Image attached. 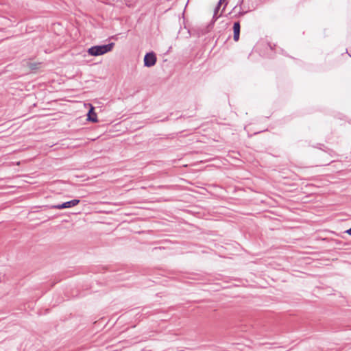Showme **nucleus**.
<instances>
[{
  "mask_svg": "<svg viewBox=\"0 0 351 351\" xmlns=\"http://www.w3.org/2000/svg\"><path fill=\"white\" fill-rule=\"evenodd\" d=\"M114 45V44L111 43L108 45L93 46L88 49V53L92 56H101L111 51Z\"/></svg>",
  "mask_w": 351,
  "mask_h": 351,
  "instance_id": "f257e3e1",
  "label": "nucleus"
},
{
  "mask_svg": "<svg viewBox=\"0 0 351 351\" xmlns=\"http://www.w3.org/2000/svg\"><path fill=\"white\" fill-rule=\"evenodd\" d=\"M156 62V56L154 53L150 52L145 54L144 57V65L147 67H151L155 65Z\"/></svg>",
  "mask_w": 351,
  "mask_h": 351,
  "instance_id": "f03ea898",
  "label": "nucleus"
},
{
  "mask_svg": "<svg viewBox=\"0 0 351 351\" xmlns=\"http://www.w3.org/2000/svg\"><path fill=\"white\" fill-rule=\"evenodd\" d=\"M80 203L79 199H73L66 202H64L61 204L54 205L52 206L53 208L56 209H64V208H68L73 207L76 205H77Z\"/></svg>",
  "mask_w": 351,
  "mask_h": 351,
  "instance_id": "7ed1b4c3",
  "label": "nucleus"
},
{
  "mask_svg": "<svg viewBox=\"0 0 351 351\" xmlns=\"http://www.w3.org/2000/svg\"><path fill=\"white\" fill-rule=\"evenodd\" d=\"M84 105L85 106H88L90 108L87 114V121L93 123H97L98 121V119L97 114L94 111V107L90 104H85Z\"/></svg>",
  "mask_w": 351,
  "mask_h": 351,
  "instance_id": "20e7f679",
  "label": "nucleus"
},
{
  "mask_svg": "<svg viewBox=\"0 0 351 351\" xmlns=\"http://www.w3.org/2000/svg\"><path fill=\"white\" fill-rule=\"evenodd\" d=\"M234 31V40L238 41L239 39L240 34V23L239 22H235L233 25Z\"/></svg>",
  "mask_w": 351,
  "mask_h": 351,
  "instance_id": "39448f33",
  "label": "nucleus"
},
{
  "mask_svg": "<svg viewBox=\"0 0 351 351\" xmlns=\"http://www.w3.org/2000/svg\"><path fill=\"white\" fill-rule=\"evenodd\" d=\"M221 5V4H219V2L217 5V7L215 9L214 16L213 17L215 18V19H217V12H218L219 10V8H220Z\"/></svg>",
  "mask_w": 351,
  "mask_h": 351,
  "instance_id": "423d86ee",
  "label": "nucleus"
},
{
  "mask_svg": "<svg viewBox=\"0 0 351 351\" xmlns=\"http://www.w3.org/2000/svg\"><path fill=\"white\" fill-rule=\"evenodd\" d=\"M227 0H219V4L225 3V6L227 5L228 2H226Z\"/></svg>",
  "mask_w": 351,
  "mask_h": 351,
  "instance_id": "0eeeda50",
  "label": "nucleus"
},
{
  "mask_svg": "<svg viewBox=\"0 0 351 351\" xmlns=\"http://www.w3.org/2000/svg\"><path fill=\"white\" fill-rule=\"evenodd\" d=\"M346 232H347L348 234L351 235V228H350V229H348V230L346 231Z\"/></svg>",
  "mask_w": 351,
  "mask_h": 351,
  "instance_id": "6e6552de",
  "label": "nucleus"
}]
</instances>
